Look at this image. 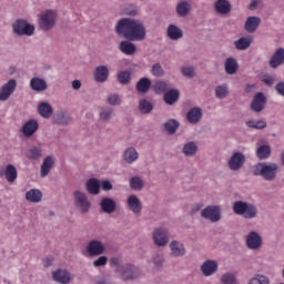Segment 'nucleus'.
<instances>
[{
  "label": "nucleus",
  "instance_id": "obj_22",
  "mask_svg": "<svg viewBox=\"0 0 284 284\" xmlns=\"http://www.w3.org/2000/svg\"><path fill=\"white\" fill-rule=\"evenodd\" d=\"M166 34L172 41H179V39H183V30L174 24H170L168 27Z\"/></svg>",
  "mask_w": 284,
  "mask_h": 284
},
{
  "label": "nucleus",
  "instance_id": "obj_21",
  "mask_svg": "<svg viewBox=\"0 0 284 284\" xmlns=\"http://www.w3.org/2000/svg\"><path fill=\"white\" fill-rule=\"evenodd\" d=\"M284 63V49L280 48L275 51L273 57L270 60V65L272 68H278V65H283Z\"/></svg>",
  "mask_w": 284,
  "mask_h": 284
},
{
  "label": "nucleus",
  "instance_id": "obj_37",
  "mask_svg": "<svg viewBox=\"0 0 284 284\" xmlns=\"http://www.w3.org/2000/svg\"><path fill=\"white\" fill-rule=\"evenodd\" d=\"M151 85H152V81H150V79L142 78L136 83V90H138V92L145 93V92H148L150 90Z\"/></svg>",
  "mask_w": 284,
  "mask_h": 284
},
{
  "label": "nucleus",
  "instance_id": "obj_42",
  "mask_svg": "<svg viewBox=\"0 0 284 284\" xmlns=\"http://www.w3.org/2000/svg\"><path fill=\"white\" fill-rule=\"evenodd\" d=\"M41 149L39 146H32L29 149V151L27 152V158L30 161H37L39 160V158L41 156Z\"/></svg>",
  "mask_w": 284,
  "mask_h": 284
},
{
  "label": "nucleus",
  "instance_id": "obj_28",
  "mask_svg": "<svg viewBox=\"0 0 284 284\" xmlns=\"http://www.w3.org/2000/svg\"><path fill=\"white\" fill-rule=\"evenodd\" d=\"M202 116H203V112L199 108L191 109L186 114V119L189 123H193L194 125H196V123L201 121Z\"/></svg>",
  "mask_w": 284,
  "mask_h": 284
},
{
  "label": "nucleus",
  "instance_id": "obj_48",
  "mask_svg": "<svg viewBox=\"0 0 284 284\" xmlns=\"http://www.w3.org/2000/svg\"><path fill=\"white\" fill-rule=\"evenodd\" d=\"M139 108H140V112H142V114H149V112H152L154 106L148 100H141Z\"/></svg>",
  "mask_w": 284,
  "mask_h": 284
},
{
  "label": "nucleus",
  "instance_id": "obj_47",
  "mask_svg": "<svg viewBox=\"0 0 284 284\" xmlns=\"http://www.w3.org/2000/svg\"><path fill=\"white\" fill-rule=\"evenodd\" d=\"M227 94H230V91L227 90V85L223 84V85H217L215 88V97L217 99H225Z\"/></svg>",
  "mask_w": 284,
  "mask_h": 284
},
{
  "label": "nucleus",
  "instance_id": "obj_13",
  "mask_svg": "<svg viewBox=\"0 0 284 284\" xmlns=\"http://www.w3.org/2000/svg\"><path fill=\"white\" fill-rule=\"evenodd\" d=\"M153 241L155 245H159L160 247H163L164 245H168V230L165 229H156L153 232Z\"/></svg>",
  "mask_w": 284,
  "mask_h": 284
},
{
  "label": "nucleus",
  "instance_id": "obj_33",
  "mask_svg": "<svg viewBox=\"0 0 284 284\" xmlns=\"http://www.w3.org/2000/svg\"><path fill=\"white\" fill-rule=\"evenodd\" d=\"M271 154H272V148L267 144L260 145L256 150V156L257 159H260V161L270 159Z\"/></svg>",
  "mask_w": 284,
  "mask_h": 284
},
{
  "label": "nucleus",
  "instance_id": "obj_29",
  "mask_svg": "<svg viewBox=\"0 0 284 284\" xmlns=\"http://www.w3.org/2000/svg\"><path fill=\"white\" fill-rule=\"evenodd\" d=\"M30 85L36 92H43L44 90H48V83L41 78H32Z\"/></svg>",
  "mask_w": 284,
  "mask_h": 284
},
{
  "label": "nucleus",
  "instance_id": "obj_51",
  "mask_svg": "<svg viewBox=\"0 0 284 284\" xmlns=\"http://www.w3.org/2000/svg\"><path fill=\"white\" fill-rule=\"evenodd\" d=\"M153 90L156 94H163L168 90V83L164 81H158L153 85Z\"/></svg>",
  "mask_w": 284,
  "mask_h": 284
},
{
  "label": "nucleus",
  "instance_id": "obj_64",
  "mask_svg": "<svg viewBox=\"0 0 284 284\" xmlns=\"http://www.w3.org/2000/svg\"><path fill=\"white\" fill-rule=\"evenodd\" d=\"M110 265H114V266L119 265V260H118V257H112V258L110 260Z\"/></svg>",
  "mask_w": 284,
  "mask_h": 284
},
{
  "label": "nucleus",
  "instance_id": "obj_24",
  "mask_svg": "<svg viewBox=\"0 0 284 284\" xmlns=\"http://www.w3.org/2000/svg\"><path fill=\"white\" fill-rule=\"evenodd\" d=\"M258 26H261V18L248 17L246 19L244 28H245L246 32L252 33V32H256V30H258Z\"/></svg>",
  "mask_w": 284,
  "mask_h": 284
},
{
  "label": "nucleus",
  "instance_id": "obj_15",
  "mask_svg": "<svg viewBox=\"0 0 284 284\" xmlns=\"http://www.w3.org/2000/svg\"><path fill=\"white\" fill-rule=\"evenodd\" d=\"M53 281L61 284H68L72 281V275L67 270H58L52 273Z\"/></svg>",
  "mask_w": 284,
  "mask_h": 284
},
{
  "label": "nucleus",
  "instance_id": "obj_11",
  "mask_svg": "<svg viewBox=\"0 0 284 284\" xmlns=\"http://www.w3.org/2000/svg\"><path fill=\"white\" fill-rule=\"evenodd\" d=\"M121 277L123 281H132L139 278L140 271L138 267L132 265H125L120 268Z\"/></svg>",
  "mask_w": 284,
  "mask_h": 284
},
{
  "label": "nucleus",
  "instance_id": "obj_56",
  "mask_svg": "<svg viewBox=\"0 0 284 284\" xmlns=\"http://www.w3.org/2000/svg\"><path fill=\"white\" fill-rule=\"evenodd\" d=\"M94 267H103L108 265V257L105 255L100 256L98 260L93 262Z\"/></svg>",
  "mask_w": 284,
  "mask_h": 284
},
{
  "label": "nucleus",
  "instance_id": "obj_40",
  "mask_svg": "<svg viewBox=\"0 0 284 284\" xmlns=\"http://www.w3.org/2000/svg\"><path fill=\"white\" fill-rule=\"evenodd\" d=\"M246 125L247 128H253V130H265L267 128V123L264 120H248Z\"/></svg>",
  "mask_w": 284,
  "mask_h": 284
},
{
  "label": "nucleus",
  "instance_id": "obj_43",
  "mask_svg": "<svg viewBox=\"0 0 284 284\" xmlns=\"http://www.w3.org/2000/svg\"><path fill=\"white\" fill-rule=\"evenodd\" d=\"M236 50H247L252 45V41L247 38H240L234 42Z\"/></svg>",
  "mask_w": 284,
  "mask_h": 284
},
{
  "label": "nucleus",
  "instance_id": "obj_19",
  "mask_svg": "<svg viewBox=\"0 0 284 284\" xmlns=\"http://www.w3.org/2000/svg\"><path fill=\"white\" fill-rule=\"evenodd\" d=\"M52 168H54V158L53 156H47L44 158L42 164H41V170H40V174L42 178L48 176V174H50V170H52Z\"/></svg>",
  "mask_w": 284,
  "mask_h": 284
},
{
  "label": "nucleus",
  "instance_id": "obj_5",
  "mask_svg": "<svg viewBox=\"0 0 284 284\" xmlns=\"http://www.w3.org/2000/svg\"><path fill=\"white\" fill-rule=\"evenodd\" d=\"M12 28L14 34H18V37H23V34L32 37V34H34V26L28 23V21L23 19L16 20Z\"/></svg>",
  "mask_w": 284,
  "mask_h": 284
},
{
  "label": "nucleus",
  "instance_id": "obj_50",
  "mask_svg": "<svg viewBox=\"0 0 284 284\" xmlns=\"http://www.w3.org/2000/svg\"><path fill=\"white\" fill-rule=\"evenodd\" d=\"M164 128H165L166 132H169L170 134H174V132H176V129L179 128V121H176V120H169L164 124Z\"/></svg>",
  "mask_w": 284,
  "mask_h": 284
},
{
  "label": "nucleus",
  "instance_id": "obj_46",
  "mask_svg": "<svg viewBox=\"0 0 284 284\" xmlns=\"http://www.w3.org/2000/svg\"><path fill=\"white\" fill-rule=\"evenodd\" d=\"M197 146L194 142H189L183 146V153L186 156H194L196 154Z\"/></svg>",
  "mask_w": 284,
  "mask_h": 284
},
{
  "label": "nucleus",
  "instance_id": "obj_38",
  "mask_svg": "<svg viewBox=\"0 0 284 284\" xmlns=\"http://www.w3.org/2000/svg\"><path fill=\"white\" fill-rule=\"evenodd\" d=\"M100 187H101V185L99 184V180H97V179H90L87 182V190H88L89 194H99Z\"/></svg>",
  "mask_w": 284,
  "mask_h": 284
},
{
  "label": "nucleus",
  "instance_id": "obj_34",
  "mask_svg": "<svg viewBox=\"0 0 284 284\" xmlns=\"http://www.w3.org/2000/svg\"><path fill=\"white\" fill-rule=\"evenodd\" d=\"M123 159L126 163H134L139 159V152L134 148H128L124 151Z\"/></svg>",
  "mask_w": 284,
  "mask_h": 284
},
{
  "label": "nucleus",
  "instance_id": "obj_4",
  "mask_svg": "<svg viewBox=\"0 0 284 284\" xmlns=\"http://www.w3.org/2000/svg\"><path fill=\"white\" fill-rule=\"evenodd\" d=\"M57 23V12L52 10H47L44 13L40 16L39 27L43 32H48L52 30Z\"/></svg>",
  "mask_w": 284,
  "mask_h": 284
},
{
  "label": "nucleus",
  "instance_id": "obj_12",
  "mask_svg": "<svg viewBox=\"0 0 284 284\" xmlns=\"http://www.w3.org/2000/svg\"><path fill=\"white\" fill-rule=\"evenodd\" d=\"M89 256H101L105 252V246L100 241L93 240L87 246Z\"/></svg>",
  "mask_w": 284,
  "mask_h": 284
},
{
  "label": "nucleus",
  "instance_id": "obj_54",
  "mask_svg": "<svg viewBox=\"0 0 284 284\" xmlns=\"http://www.w3.org/2000/svg\"><path fill=\"white\" fill-rule=\"evenodd\" d=\"M106 101L110 105H121V97L119 94H110Z\"/></svg>",
  "mask_w": 284,
  "mask_h": 284
},
{
  "label": "nucleus",
  "instance_id": "obj_1",
  "mask_svg": "<svg viewBox=\"0 0 284 284\" xmlns=\"http://www.w3.org/2000/svg\"><path fill=\"white\" fill-rule=\"evenodd\" d=\"M116 34H123L124 39L129 41H144L145 40V26L143 22L132 19L123 18L115 27Z\"/></svg>",
  "mask_w": 284,
  "mask_h": 284
},
{
  "label": "nucleus",
  "instance_id": "obj_27",
  "mask_svg": "<svg viewBox=\"0 0 284 284\" xmlns=\"http://www.w3.org/2000/svg\"><path fill=\"white\" fill-rule=\"evenodd\" d=\"M232 10V4L227 0H217L215 2V11L217 14H227Z\"/></svg>",
  "mask_w": 284,
  "mask_h": 284
},
{
  "label": "nucleus",
  "instance_id": "obj_3",
  "mask_svg": "<svg viewBox=\"0 0 284 284\" xmlns=\"http://www.w3.org/2000/svg\"><path fill=\"white\" fill-rule=\"evenodd\" d=\"M233 212L239 216H243L244 219H255L258 214V210L254 204H250L243 201H236L233 203Z\"/></svg>",
  "mask_w": 284,
  "mask_h": 284
},
{
  "label": "nucleus",
  "instance_id": "obj_8",
  "mask_svg": "<svg viewBox=\"0 0 284 284\" xmlns=\"http://www.w3.org/2000/svg\"><path fill=\"white\" fill-rule=\"evenodd\" d=\"M201 216L203 219H207L209 221H212V223H217V221H221V207L206 206L204 210H202Z\"/></svg>",
  "mask_w": 284,
  "mask_h": 284
},
{
  "label": "nucleus",
  "instance_id": "obj_39",
  "mask_svg": "<svg viewBox=\"0 0 284 284\" xmlns=\"http://www.w3.org/2000/svg\"><path fill=\"white\" fill-rule=\"evenodd\" d=\"M176 12L179 17H187L190 13V3L185 1L179 2L176 6Z\"/></svg>",
  "mask_w": 284,
  "mask_h": 284
},
{
  "label": "nucleus",
  "instance_id": "obj_25",
  "mask_svg": "<svg viewBox=\"0 0 284 284\" xmlns=\"http://www.w3.org/2000/svg\"><path fill=\"white\" fill-rule=\"evenodd\" d=\"M108 75H109L108 67L100 65L95 69L94 79L98 83H105V81H108Z\"/></svg>",
  "mask_w": 284,
  "mask_h": 284
},
{
  "label": "nucleus",
  "instance_id": "obj_31",
  "mask_svg": "<svg viewBox=\"0 0 284 284\" xmlns=\"http://www.w3.org/2000/svg\"><path fill=\"white\" fill-rule=\"evenodd\" d=\"M38 112L43 119H50L52 116V105L48 102H42L38 105Z\"/></svg>",
  "mask_w": 284,
  "mask_h": 284
},
{
  "label": "nucleus",
  "instance_id": "obj_41",
  "mask_svg": "<svg viewBox=\"0 0 284 284\" xmlns=\"http://www.w3.org/2000/svg\"><path fill=\"white\" fill-rule=\"evenodd\" d=\"M143 179L139 178V176H133L130 179V187L131 190H135L138 192H140V190H143Z\"/></svg>",
  "mask_w": 284,
  "mask_h": 284
},
{
  "label": "nucleus",
  "instance_id": "obj_9",
  "mask_svg": "<svg viewBox=\"0 0 284 284\" xmlns=\"http://www.w3.org/2000/svg\"><path fill=\"white\" fill-rule=\"evenodd\" d=\"M230 170L237 172L243 165H245V155L241 152H235L227 162Z\"/></svg>",
  "mask_w": 284,
  "mask_h": 284
},
{
  "label": "nucleus",
  "instance_id": "obj_18",
  "mask_svg": "<svg viewBox=\"0 0 284 284\" xmlns=\"http://www.w3.org/2000/svg\"><path fill=\"white\" fill-rule=\"evenodd\" d=\"M39 130V122L37 120H29L22 126V133L24 136H32L34 132Z\"/></svg>",
  "mask_w": 284,
  "mask_h": 284
},
{
  "label": "nucleus",
  "instance_id": "obj_10",
  "mask_svg": "<svg viewBox=\"0 0 284 284\" xmlns=\"http://www.w3.org/2000/svg\"><path fill=\"white\" fill-rule=\"evenodd\" d=\"M266 104L267 98H265V94H263V92H257L251 102V110H253V112H263Z\"/></svg>",
  "mask_w": 284,
  "mask_h": 284
},
{
  "label": "nucleus",
  "instance_id": "obj_62",
  "mask_svg": "<svg viewBox=\"0 0 284 284\" xmlns=\"http://www.w3.org/2000/svg\"><path fill=\"white\" fill-rule=\"evenodd\" d=\"M258 6V0H252L250 3V10H255V8Z\"/></svg>",
  "mask_w": 284,
  "mask_h": 284
},
{
  "label": "nucleus",
  "instance_id": "obj_61",
  "mask_svg": "<svg viewBox=\"0 0 284 284\" xmlns=\"http://www.w3.org/2000/svg\"><path fill=\"white\" fill-rule=\"evenodd\" d=\"M72 88H73V90H80L81 89V81L74 80L72 82Z\"/></svg>",
  "mask_w": 284,
  "mask_h": 284
},
{
  "label": "nucleus",
  "instance_id": "obj_20",
  "mask_svg": "<svg viewBox=\"0 0 284 284\" xmlns=\"http://www.w3.org/2000/svg\"><path fill=\"white\" fill-rule=\"evenodd\" d=\"M43 199V193L39 189H31L26 193V200L29 203H41Z\"/></svg>",
  "mask_w": 284,
  "mask_h": 284
},
{
  "label": "nucleus",
  "instance_id": "obj_36",
  "mask_svg": "<svg viewBox=\"0 0 284 284\" xmlns=\"http://www.w3.org/2000/svg\"><path fill=\"white\" fill-rule=\"evenodd\" d=\"M179 90H170L164 94V101L165 103H168V105H173V103H176V101H179Z\"/></svg>",
  "mask_w": 284,
  "mask_h": 284
},
{
  "label": "nucleus",
  "instance_id": "obj_52",
  "mask_svg": "<svg viewBox=\"0 0 284 284\" xmlns=\"http://www.w3.org/2000/svg\"><path fill=\"white\" fill-rule=\"evenodd\" d=\"M113 114H114V110L103 109L100 112V119H101V121H110V119H112Z\"/></svg>",
  "mask_w": 284,
  "mask_h": 284
},
{
  "label": "nucleus",
  "instance_id": "obj_49",
  "mask_svg": "<svg viewBox=\"0 0 284 284\" xmlns=\"http://www.w3.org/2000/svg\"><path fill=\"white\" fill-rule=\"evenodd\" d=\"M221 282L223 284H239V281L236 280V275H234L233 273H226L222 275Z\"/></svg>",
  "mask_w": 284,
  "mask_h": 284
},
{
  "label": "nucleus",
  "instance_id": "obj_26",
  "mask_svg": "<svg viewBox=\"0 0 284 284\" xmlns=\"http://www.w3.org/2000/svg\"><path fill=\"white\" fill-rule=\"evenodd\" d=\"M8 183H14L19 173L17 172V166L13 164H8L3 172Z\"/></svg>",
  "mask_w": 284,
  "mask_h": 284
},
{
  "label": "nucleus",
  "instance_id": "obj_57",
  "mask_svg": "<svg viewBox=\"0 0 284 284\" xmlns=\"http://www.w3.org/2000/svg\"><path fill=\"white\" fill-rule=\"evenodd\" d=\"M262 81H263V83H265L266 85H273L275 79H274V77H272V75H264V78H263Z\"/></svg>",
  "mask_w": 284,
  "mask_h": 284
},
{
  "label": "nucleus",
  "instance_id": "obj_16",
  "mask_svg": "<svg viewBox=\"0 0 284 284\" xmlns=\"http://www.w3.org/2000/svg\"><path fill=\"white\" fill-rule=\"evenodd\" d=\"M126 205L133 214H141V210L143 206L141 205V200L136 197V195H130L126 200Z\"/></svg>",
  "mask_w": 284,
  "mask_h": 284
},
{
  "label": "nucleus",
  "instance_id": "obj_30",
  "mask_svg": "<svg viewBox=\"0 0 284 284\" xmlns=\"http://www.w3.org/2000/svg\"><path fill=\"white\" fill-rule=\"evenodd\" d=\"M172 256H185V246L178 241H172L170 244Z\"/></svg>",
  "mask_w": 284,
  "mask_h": 284
},
{
  "label": "nucleus",
  "instance_id": "obj_58",
  "mask_svg": "<svg viewBox=\"0 0 284 284\" xmlns=\"http://www.w3.org/2000/svg\"><path fill=\"white\" fill-rule=\"evenodd\" d=\"M275 90L277 94H280L281 97H284V82L277 83L275 87Z\"/></svg>",
  "mask_w": 284,
  "mask_h": 284
},
{
  "label": "nucleus",
  "instance_id": "obj_23",
  "mask_svg": "<svg viewBox=\"0 0 284 284\" xmlns=\"http://www.w3.org/2000/svg\"><path fill=\"white\" fill-rule=\"evenodd\" d=\"M201 270L204 276H212L219 270V264L215 261L209 260L202 264Z\"/></svg>",
  "mask_w": 284,
  "mask_h": 284
},
{
  "label": "nucleus",
  "instance_id": "obj_59",
  "mask_svg": "<svg viewBox=\"0 0 284 284\" xmlns=\"http://www.w3.org/2000/svg\"><path fill=\"white\" fill-rule=\"evenodd\" d=\"M102 190H104L105 192H109V190H112V183H110V181H103Z\"/></svg>",
  "mask_w": 284,
  "mask_h": 284
},
{
  "label": "nucleus",
  "instance_id": "obj_45",
  "mask_svg": "<svg viewBox=\"0 0 284 284\" xmlns=\"http://www.w3.org/2000/svg\"><path fill=\"white\" fill-rule=\"evenodd\" d=\"M131 79L132 78H131L130 71H120L118 73V81L122 85H128V83H130Z\"/></svg>",
  "mask_w": 284,
  "mask_h": 284
},
{
  "label": "nucleus",
  "instance_id": "obj_60",
  "mask_svg": "<svg viewBox=\"0 0 284 284\" xmlns=\"http://www.w3.org/2000/svg\"><path fill=\"white\" fill-rule=\"evenodd\" d=\"M70 121H72L70 118H68V116H62V118L59 120V123H62V125H68V123H70Z\"/></svg>",
  "mask_w": 284,
  "mask_h": 284
},
{
  "label": "nucleus",
  "instance_id": "obj_44",
  "mask_svg": "<svg viewBox=\"0 0 284 284\" xmlns=\"http://www.w3.org/2000/svg\"><path fill=\"white\" fill-rule=\"evenodd\" d=\"M247 284H270V277L262 274H256L248 281Z\"/></svg>",
  "mask_w": 284,
  "mask_h": 284
},
{
  "label": "nucleus",
  "instance_id": "obj_7",
  "mask_svg": "<svg viewBox=\"0 0 284 284\" xmlns=\"http://www.w3.org/2000/svg\"><path fill=\"white\" fill-rule=\"evenodd\" d=\"M74 199H75V207L82 213L87 214V212H90V201H88V196L84 195V193H81L80 191L74 192Z\"/></svg>",
  "mask_w": 284,
  "mask_h": 284
},
{
  "label": "nucleus",
  "instance_id": "obj_32",
  "mask_svg": "<svg viewBox=\"0 0 284 284\" xmlns=\"http://www.w3.org/2000/svg\"><path fill=\"white\" fill-rule=\"evenodd\" d=\"M120 50L123 54H126L128 57H131L136 52V45L130 41H122L120 43Z\"/></svg>",
  "mask_w": 284,
  "mask_h": 284
},
{
  "label": "nucleus",
  "instance_id": "obj_35",
  "mask_svg": "<svg viewBox=\"0 0 284 284\" xmlns=\"http://www.w3.org/2000/svg\"><path fill=\"white\" fill-rule=\"evenodd\" d=\"M236 70H239V63L234 58H227L225 61V72L226 74H236Z\"/></svg>",
  "mask_w": 284,
  "mask_h": 284
},
{
  "label": "nucleus",
  "instance_id": "obj_53",
  "mask_svg": "<svg viewBox=\"0 0 284 284\" xmlns=\"http://www.w3.org/2000/svg\"><path fill=\"white\" fill-rule=\"evenodd\" d=\"M151 73L153 74V77H163V74H165V71L160 63H155L152 67Z\"/></svg>",
  "mask_w": 284,
  "mask_h": 284
},
{
  "label": "nucleus",
  "instance_id": "obj_55",
  "mask_svg": "<svg viewBox=\"0 0 284 284\" xmlns=\"http://www.w3.org/2000/svg\"><path fill=\"white\" fill-rule=\"evenodd\" d=\"M181 72L183 77H186V79H192V77H194V68L192 67H183Z\"/></svg>",
  "mask_w": 284,
  "mask_h": 284
},
{
  "label": "nucleus",
  "instance_id": "obj_6",
  "mask_svg": "<svg viewBox=\"0 0 284 284\" xmlns=\"http://www.w3.org/2000/svg\"><path fill=\"white\" fill-rule=\"evenodd\" d=\"M17 90V80L10 79L0 88V101H8Z\"/></svg>",
  "mask_w": 284,
  "mask_h": 284
},
{
  "label": "nucleus",
  "instance_id": "obj_14",
  "mask_svg": "<svg viewBox=\"0 0 284 284\" xmlns=\"http://www.w3.org/2000/svg\"><path fill=\"white\" fill-rule=\"evenodd\" d=\"M263 243V240L261 239V235L256 232L248 233L246 237V245L248 250H258Z\"/></svg>",
  "mask_w": 284,
  "mask_h": 284
},
{
  "label": "nucleus",
  "instance_id": "obj_63",
  "mask_svg": "<svg viewBox=\"0 0 284 284\" xmlns=\"http://www.w3.org/2000/svg\"><path fill=\"white\" fill-rule=\"evenodd\" d=\"M156 267H162L163 266V258L158 256V260L154 261Z\"/></svg>",
  "mask_w": 284,
  "mask_h": 284
},
{
  "label": "nucleus",
  "instance_id": "obj_2",
  "mask_svg": "<svg viewBox=\"0 0 284 284\" xmlns=\"http://www.w3.org/2000/svg\"><path fill=\"white\" fill-rule=\"evenodd\" d=\"M278 172L276 163L260 162L253 166V176H262L264 181H274Z\"/></svg>",
  "mask_w": 284,
  "mask_h": 284
},
{
  "label": "nucleus",
  "instance_id": "obj_17",
  "mask_svg": "<svg viewBox=\"0 0 284 284\" xmlns=\"http://www.w3.org/2000/svg\"><path fill=\"white\" fill-rule=\"evenodd\" d=\"M100 207L105 214H112L116 210V202L110 197H104L100 203Z\"/></svg>",
  "mask_w": 284,
  "mask_h": 284
}]
</instances>
